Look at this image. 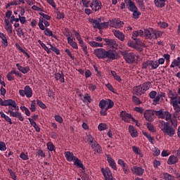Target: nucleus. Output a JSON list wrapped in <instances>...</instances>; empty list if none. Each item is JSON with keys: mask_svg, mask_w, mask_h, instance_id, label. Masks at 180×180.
I'll return each instance as SVG.
<instances>
[{"mask_svg": "<svg viewBox=\"0 0 180 180\" xmlns=\"http://www.w3.org/2000/svg\"><path fill=\"white\" fill-rule=\"evenodd\" d=\"M122 56L127 64H133V63L136 60V56L133 53H122Z\"/></svg>", "mask_w": 180, "mask_h": 180, "instance_id": "nucleus-9", "label": "nucleus"}, {"mask_svg": "<svg viewBox=\"0 0 180 180\" xmlns=\"http://www.w3.org/2000/svg\"><path fill=\"white\" fill-rule=\"evenodd\" d=\"M50 50L53 51L57 56H60V49H57L56 46L51 45Z\"/></svg>", "mask_w": 180, "mask_h": 180, "instance_id": "nucleus-56", "label": "nucleus"}, {"mask_svg": "<svg viewBox=\"0 0 180 180\" xmlns=\"http://www.w3.org/2000/svg\"><path fill=\"white\" fill-rule=\"evenodd\" d=\"M132 12V16L134 19H139V16L141 15V13H140L139 10H135Z\"/></svg>", "mask_w": 180, "mask_h": 180, "instance_id": "nucleus-54", "label": "nucleus"}, {"mask_svg": "<svg viewBox=\"0 0 180 180\" xmlns=\"http://www.w3.org/2000/svg\"><path fill=\"white\" fill-rule=\"evenodd\" d=\"M175 67L180 68V57H177L176 59H174L170 65V68H175Z\"/></svg>", "mask_w": 180, "mask_h": 180, "instance_id": "nucleus-35", "label": "nucleus"}, {"mask_svg": "<svg viewBox=\"0 0 180 180\" xmlns=\"http://www.w3.org/2000/svg\"><path fill=\"white\" fill-rule=\"evenodd\" d=\"M105 58H108L110 61L117 60V58H119V53L113 50L105 51Z\"/></svg>", "mask_w": 180, "mask_h": 180, "instance_id": "nucleus-6", "label": "nucleus"}, {"mask_svg": "<svg viewBox=\"0 0 180 180\" xmlns=\"http://www.w3.org/2000/svg\"><path fill=\"white\" fill-rule=\"evenodd\" d=\"M171 104L172 105L175 112H180V97H179L178 100L174 101L171 103Z\"/></svg>", "mask_w": 180, "mask_h": 180, "instance_id": "nucleus-27", "label": "nucleus"}, {"mask_svg": "<svg viewBox=\"0 0 180 180\" xmlns=\"http://www.w3.org/2000/svg\"><path fill=\"white\" fill-rule=\"evenodd\" d=\"M17 32V34L19 37H22V36H25V32H23V30L22 27H18L17 30H15Z\"/></svg>", "mask_w": 180, "mask_h": 180, "instance_id": "nucleus-58", "label": "nucleus"}, {"mask_svg": "<svg viewBox=\"0 0 180 180\" xmlns=\"http://www.w3.org/2000/svg\"><path fill=\"white\" fill-rule=\"evenodd\" d=\"M143 116L148 122H154L155 115L153 110H146L143 112Z\"/></svg>", "mask_w": 180, "mask_h": 180, "instance_id": "nucleus-11", "label": "nucleus"}, {"mask_svg": "<svg viewBox=\"0 0 180 180\" xmlns=\"http://www.w3.org/2000/svg\"><path fill=\"white\" fill-rule=\"evenodd\" d=\"M117 165H120V167L122 168L123 172L126 175H129V174H130V169L129 168V165L124 162V160L122 159H119L117 160Z\"/></svg>", "mask_w": 180, "mask_h": 180, "instance_id": "nucleus-8", "label": "nucleus"}, {"mask_svg": "<svg viewBox=\"0 0 180 180\" xmlns=\"http://www.w3.org/2000/svg\"><path fill=\"white\" fill-rule=\"evenodd\" d=\"M105 43L106 45L110 47L111 49H116L118 46L117 42L115 39H109L108 38L104 39Z\"/></svg>", "mask_w": 180, "mask_h": 180, "instance_id": "nucleus-18", "label": "nucleus"}, {"mask_svg": "<svg viewBox=\"0 0 180 180\" xmlns=\"http://www.w3.org/2000/svg\"><path fill=\"white\" fill-rule=\"evenodd\" d=\"M115 106V103L111 99H108V104H107V106L105 107V110L108 112L109 109H112Z\"/></svg>", "mask_w": 180, "mask_h": 180, "instance_id": "nucleus-44", "label": "nucleus"}, {"mask_svg": "<svg viewBox=\"0 0 180 180\" xmlns=\"http://www.w3.org/2000/svg\"><path fill=\"white\" fill-rule=\"evenodd\" d=\"M109 26V22H100L98 26V30H102V29H108Z\"/></svg>", "mask_w": 180, "mask_h": 180, "instance_id": "nucleus-46", "label": "nucleus"}, {"mask_svg": "<svg viewBox=\"0 0 180 180\" xmlns=\"http://www.w3.org/2000/svg\"><path fill=\"white\" fill-rule=\"evenodd\" d=\"M94 54L97 58L104 60L106 56V51L104 49L100 48L94 50Z\"/></svg>", "mask_w": 180, "mask_h": 180, "instance_id": "nucleus-12", "label": "nucleus"}, {"mask_svg": "<svg viewBox=\"0 0 180 180\" xmlns=\"http://www.w3.org/2000/svg\"><path fill=\"white\" fill-rule=\"evenodd\" d=\"M37 104L41 108V109H47V105L44 104L41 101L37 99Z\"/></svg>", "mask_w": 180, "mask_h": 180, "instance_id": "nucleus-52", "label": "nucleus"}, {"mask_svg": "<svg viewBox=\"0 0 180 180\" xmlns=\"http://www.w3.org/2000/svg\"><path fill=\"white\" fill-rule=\"evenodd\" d=\"M90 146H91L92 150H94V151H95V153H98V154H101V153H102V146H101V145H99L98 141H94V143Z\"/></svg>", "mask_w": 180, "mask_h": 180, "instance_id": "nucleus-23", "label": "nucleus"}, {"mask_svg": "<svg viewBox=\"0 0 180 180\" xmlns=\"http://www.w3.org/2000/svg\"><path fill=\"white\" fill-rule=\"evenodd\" d=\"M90 8L94 12H98L102 9V2L99 1V0H91Z\"/></svg>", "mask_w": 180, "mask_h": 180, "instance_id": "nucleus-7", "label": "nucleus"}, {"mask_svg": "<svg viewBox=\"0 0 180 180\" xmlns=\"http://www.w3.org/2000/svg\"><path fill=\"white\" fill-rule=\"evenodd\" d=\"M147 127L149 131H151L152 133H155V128H154V125H153L151 123H148Z\"/></svg>", "mask_w": 180, "mask_h": 180, "instance_id": "nucleus-62", "label": "nucleus"}, {"mask_svg": "<svg viewBox=\"0 0 180 180\" xmlns=\"http://www.w3.org/2000/svg\"><path fill=\"white\" fill-rule=\"evenodd\" d=\"M176 162H178V158L174 155L169 156L167 160V164L169 165H174V164H176Z\"/></svg>", "mask_w": 180, "mask_h": 180, "instance_id": "nucleus-34", "label": "nucleus"}, {"mask_svg": "<svg viewBox=\"0 0 180 180\" xmlns=\"http://www.w3.org/2000/svg\"><path fill=\"white\" fill-rule=\"evenodd\" d=\"M46 147L49 151H56V146L52 142H48L46 143Z\"/></svg>", "mask_w": 180, "mask_h": 180, "instance_id": "nucleus-43", "label": "nucleus"}, {"mask_svg": "<svg viewBox=\"0 0 180 180\" xmlns=\"http://www.w3.org/2000/svg\"><path fill=\"white\" fill-rule=\"evenodd\" d=\"M151 64H152L151 60L146 61L142 64V68H143L144 70H147L148 67L151 65Z\"/></svg>", "mask_w": 180, "mask_h": 180, "instance_id": "nucleus-55", "label": "nucleus"}, {"mask_svg": "<svg viewBox=\"0 0 180 180\" xmlns=\"http://www.w3.org/2000/svg\"><path fill=\"white\" fill-rule=\"evenodd\" d=\"M153 35L154 40H155L158 39V37H161V36H162V32L153 30Z\"/></svg>", "mask_w": 180, "mask_h": 180, "instance_id": "nucleus-47", "label": "nucleus"}, {"mask_svg": "<svg viewBox=\"0 0 180 180\" xmlns=\"http://www.w3.org/2000/svg\"><path fill=\"white\" fill-rule=\"evenodd\" d=\"M9 102H11V99L7 100H2V98H0V105L1 106H8Z\"/></svg>", "mask_w": 180, "mask_h": 180, "instance_id": "nucleus-49", "label": "nucleus"}, {"mask_svg": "<svg viewBox=\"0 0 180 180\" xmlns=\"http://www.w3.org/2000/svg\"><path fill=\"white\" fill-rule=\"evenodd\" d=\"M152 64L150 65L152 70H157L159 67V63L157 61L151 60Z\"/></svg>", "mask_w": 180, "mask_h": 180, "instance_id": "nucleus-61", "label": "nucleus"}, {"mask_svg": "<svg viewBox=\"0 0 180 180\" xmlns=\"http://www.w3.org/2000/svg\"><path fill=\"white\" fill-rule=\"evenodd\" d=\"M12 75H13V73H12V70H11L6 75V78L8 81H15V77Z\"/></svg>", "mask_w": 180, "mask_h": 180, "instance_id": "nucleus-57", "label": "nucleus"}, {"mask_svg": "<svg viewBox=\"0 0 180 180\" xmlns=\"http://www.w3.org/2000/svg\"><path fill=\"white\" fill-rule=\"evenodd\" d=\"M108 105H109V99H108V100L102 99L101 101H100V102L98 103V106L101 109H103V108H106V106Z\"/></svg>", "mask_w": 180, "mask_h": 180, "instance_id": "nucleus-37", "label": "nucleus"}, {"mask_svg": "<svg viewBox=\"0 0 180 180\" xmlns=\"http://www.w3.org/2000/svg\"><path fill=\"white\" fill-rule=\"evenodd\" d=\"M73 32L75 33V36L79 43H80L81 41H84V40H82V38H81V34H79V32H78V31L73 30Z\"/></svg>", "mask_w": 180, "mask_h": 180, "instance_id": "nucleus-50", "label": "nucleus"}, {"mask_svg": "<svg viewBox=\"0 0 180 180\" xmlns=\"http://www.w3.org/2000/svg\"><path fill=\"white\" fill-rule=\"evenodd\" d=\"M20 158L23 161H27L29 160V155H27V153H25V152H22L20 155Z\"/></svg>", "mask_w": 180, "mask_h": 180, "instance_id": "nucleus-53", "label": "nucleus"}, {"mask_svg": "<svg viewBox=\"0 0 180 180\" xmlns=\"http://www.w3.org/2000/svg\"><path fill=\"white\" fill-rule=\"evenodd\" d=\"M19 94L20 96L27 98H32L33 96V90L31 89L30 86H25L23 89L19 90Z\"/></svg>", "mask_w": 180, "mask_h": 180, "instance_id": "nucleus-5", "label": "nucleus"}, {"mask_svg": "<svg viewBox=\"0 0 180 180\" xmlns=\"http://www.w3.org/2000/svg\"><path fill=\"white\" fill-rule=\"evenodd\" d=\"M74 165H76L77 168H82L83 171H85V166H84V164L78 158H77L76 160H74Z\"/></svg>", "mask_w": 180, "mask_h": 180, "instance_id": "nucleus-31", "label": "nucleus"}, {"mask_svg": "<svg viewBox=\"0 0 180 180\" xmlns=\"http://www.w3.org/2000/svg\"><path fill=\"white\" fill-rule=\"evenodd\" d=\"M163 178L165 180H175V177L169 173H163Z\"/></svg>", "mask_w": 180, "mask_h": 180, "instance_id": "nucleus-45", "label": "nucleus"}, {"mask_svg": "<svg viewBox=\"0 0 180 180\" xmlns=\"http://www.w3.org/2000/svg\"><path fill=\"white\" fill-rule=\"evenodd\" d=\"M89 44H90L91 47H103V43H99L96 42L95 41H91L89 42Z\"/></svg>", "mask_w": 180, "mask_h": 180, "instance_id": "nucleus-39", "label": "nucleus"}, {"mask_svg": "<svg viewBox=\"0 0 180 180\" xmlns=\"http://www.w3.org/2000/svg\"><path fill=\"white\" fill-rule=\"evenodd\" d=\"M144 34L146 39H148V40H154V30H144Z\"/></svg>", "mask_w": 180, "mask_h": 180, "instance_id": "nucleus-20", "label": "nucleus"}, {"mask_svg": "<svg viewBox=\"0 0 180 180\" xmlns=\"http://www.w3.org/2000/svg\"><path fill=\"white\" fill-rule=\"evenodd\" d=\"M120 116L121 119L125 122L126 123H130V119L133 120L134 117L131 115V114L126 112V111H121Z\"/></svg>", "mask_w": 180, "mask_h": 180, "instance_id": "nucleus-13", "label": "nucleus"}, {"mask_svg": "<svg viewBox=\"0 0 180 180\" xmlns=\"http://www.w3.org/2000/svg\"><path fill=\"white\" fill-rule=\"evenodd\" d=\"M4 27L6 32L9 34H12L13 33V27H12V24H11V22L8 19H4Z\"/></svg>", "mask_w": 180, "mask_h": 180, "instance_id": "nucleus-17", "label": "nucleus"}, {"mask_svg": "<svg viewBox=\"0 0 180 180\" xmlns=\"http://www.w3.org/2000/svg\"><path fill=\"white\" fill-rule=\"evenodd\" d=\"M153 151L154 157H158V155L161 154V150H160L158 148H153Z\"/></svg>", "mask_w": 180, "mask_h": 180, "instance_id": "nucleus-63", "label": "nucleus"}, {"mask_svg": "<svg viewBox=\"0 0 180 180\" xmlns=\"http://www.w3.org/2000/svg\"><path fill=\"white\" fill-rule=\"evenodd\" d=\"M54 119L56 120V122H58V123H63V122H64V120H63V117H60L58 115H55L54 116Z\"/></svg>", "mask_w": 180, "mask_h": 180, "instance_id": "nucleus-59", "label": "nucleus"}, {"mask_svg": "<svg viewBox=\"0 0 180 180\" xmlns=\"http://www.w3.org/2000/svg\"><path fill=\"white\" fill-rule=\"evenodd\" d=\"M128 129H129V131L130 133V135L133 138L137 137L139 136V133L137 132V130L136 129V128H134V126L129 125Z\"/></svg>", "mask_w": 180, "mask_h": 180, "instance_id": "nucleus-28", "label": "nucleus"}, {"mask_svg": "<svg viewBox=\"0 0 180 180\" xmlns=\"http://www.w3.org/2000/svg\"><path fill=\"white\" fill-rule=\"evenodd\" d=\"M169 97L170 98V103H172L174 101H178L180 98L178 96V94H176V92L173 93L172 91L169 92Z\"/></svg>", "mask_w": 180, "mask_h": 180, "instance_id": "nucleus-30", "label": "nucleus"}, {"mask_svg": "<svg viewBox=\"0 0 180 180\" xmlns=\"http://www.w3.org/2000/svg\"><path fill=\"white\" fill-rule=\"evenodd\" d=\"M65 157L69 162H71L76 160L77 156L74 155V153L72 152L66 151L64 153Z\"/></svg>", "mask_w": 180, "mask_h": 180, "instance_id": "nucleus-21", "label": "nucleus"}, {"mask_svg": "<svg viewBox=\"0 0 180 180\" xmlns=\"http://www.w3.org/2000/svg\"><path fill=\"white\" fill-rule=\"evenodd\" d=\"M161 98H165V93H160L158 94L153 100V105H158V103H160Z\"/></svg>", "mask_w": 180, "mask_h": 180, "instance_id": "nucleus-32", "label": "nucleus"}, {"mask_svg": "<svg viewBox=\"0 0 180 180\" xmlns=\"http://www.w3.org/2000/svg\"><path fill=\"white\" fill-rule=\"evenodd\" d=\"M0 39H1L3 47H8V36L4 32H0Z\"/></svg>", "mask_w": 180, "mask_h": 180, "instance_id": "nucleus-26", "label": "nucleus"}, {"mask_svg": "<svg viewBox=\"0 0 180 180\" xmlns=\"http://www.w3.org/2000/svg\"><path fill=\"white\" fill-rule=\"evenodd\" d=\"M8 106V111H5L7 115H9L11 117H16L20 122L25 120V117L22 115V112H19V106H18V103H16L15 100L11 99Z\"/></svg>", "mask_w": 180, "mask_h": 180, "instance_id": "nucleus-1", "label": "nucleus"}, {"mask_svg": "<svg viewBox=\"0 0 180 180\" xmlns=\"http://www.w3.org/2000/svg\"><path fill=\"white\" fill-rule=\"evenodd\" d=\"M44 34L46 36H48L49 37H53V39H56V40H57V36L54 35L53 34V31L50 30L49 28L45 29Z\"/></svg>", "mask_w": 180, "mask_h": 180, "instance_id": "nucleus-38", "label": "nucleus"}, {"mask_svg": "<svg viewBox=\"0 0 180 180\" xmlns=\"http://www.w3.org/2000/svg\"><path fill=\"white\" fill-rule=\"evenodd\" d=\"M89 22L93 24V27H94V29H98L102 20L101 18H97L96 20L94 18H89Z\"/></svg>", "mask_w": 180, "mask_h": 180, "instance_id": "nucleus-22", "label": "nucleus"}, {"mask_svg": "<svg viewBox=\"0 0 180 180\" xmlns=\"http://www.w3.org/2000/svg\"><path fill=\"white\" fill-rule=\"evenodd\" d=\"M159 129L162 130L165 136H169V137H174L175 134V128H173L172 126L168 122L164 120L159 121Z\"/></svg>", "mask_w": 180, "mask_h": 180, "instance_id": "nucleus-2", "label": "nucleus"}, {"mask_svg": "<svg viewBox=\"0 0 180 180\" xmlns=\"http://www.w3.org/2000/svg\"><path fill=\"white\" fill-rule=\"evenodd\" d=\"M0 151H6V144L5 142L0 141Z\"/></svg>", "mask_w": 180, "mask_h": 180, "instance_id": "nucleus-64", "label": "nucleus"}, {"mask_svg": "<svg viewBox=\"0 0 180 180\" xmlns=\"http://www.w3.org/2000/svg\"><path fill=\"white\" fill-rule=\"evenodd\" d=\"M66 33H68V34H66V37H68L67 40H68V44H70V46H71L72 49L78 50V44L74 41V38H71L70 37H68L70 36V30L67 29Z\"/></svg>", "mask_w": 180, "mask_h": 180, "instance_id": "nucleus-14", "label": "nucleus"}, {"mask_svg": "<svg viewBox=\"0 0 180 180\" xmlns=\"http://www.w3.org/2000/svg\"><path fill=\"white\" fill-rule=\"evenodd\" d=\"M124 23L123 21H120L119 19L115 20V29H120V27H123Z\"/></svg>", "mask_w": 180, "mask_h": 180, "instance_id": "nucleus-48", "label": "nucleus"}, {"mask_svg": "<svg viewBox=\"0 0 180 180\" xmlns=\"http://www.w3.org/2000/svg\"><path fill=\"white\" fill-rule=\"evenodd\" d=\"M132 102H134V105L136 106H139V105H141V103H143V102L140 101V98L137 97V96H132Z\"/></svg>", "mask_w": 180, "mask_h": 180, "instance_id": "nucleus-41", "label": "nucleus"}, {"mask_svg": "<svg viewBox=\"0 0 180 180\" xmlns=\"http://www.w3.org/2000/svg\"><path fill=\"white\" fill-rule=\"evenodd\" d=\"M101 172L105 178V180H113L112 172L109 167L101 168Z\"/></svg>", "mask_w": 180, "mask_h": 180, "instance_id": "nucleus-10", "label": "nucleus"}, {"mask_svg": "<svg viewBox=\"0 0 180 180\" xmlns=\"http://www.w3.org/2000/svg\"><path fill=\"white\" fill-rule=\"evenodd\" d=\"M167 0H154V4L157 8H164Z\"/></svg>", "mask_w": 180, "mask_h": 180, "instance_id": "nucleus-33", "label": "nucleus"}, {"mask_svg": "<svg viewBox=\"0 0 180 180\" xmlns=\"http://www.w3.org/2000/svg\"><path fill=\"white\" fill-rule=\"evenodd\" d=\"M105 155L110 167H111V168H112V169H114L115 171H117V167L116 166V162H115V160L112 158L110 155Z\"/></svg>", "mask_w": 180, "mask_h": 180, "instance_id": "nucleus-19", "label": "nucleus"}, {"mask_svg": "<svg viewBox=\"0 0 180 180\" xmlns=\"http://www.w3.org/2000/svg\"><path fill=\"white\" fill-rule=\"evenodd\" d=\"M126 6H127L130 12H134V11H139V8L133 1H130L129 3L127 4Z\"/></svg>", "mask_w": 180, "mask_h": 180, "instance_id": "nucleus-29", "label": "nucleus"}, {"mask_svg": "<svg viewBox=\"0 0 180 180\" xmlns=\"http://www.w3.org/2000/svg\"><path fill=\"white\" fill-rule=\"evenodd\" d=\"M55 79L56 81H60L61 84H64L65 82V79H64V72H56L54 74Z\"/></svg>", "mask_w": 180, "mask_h": 180, "instance_id": "nucleus-24", "label": "nucleus"}, {"mask_svg": "<svg viewBox=\"0 0 180 180\" xmlns=\"http://www.w3.org/2000/svg\"><path fill=\"white\" fill-rule=\"evenodd\" d=\"M158 25V27H160L161 29H166V27H168V23L165 22H159Z\"/></svg>", "mask_w": 180, "mask_h": 180, "instance_id": "nucleus-60", "label": "nucleus"}, {"mask_svg": "<svg viewBox=\"0 0 180 180\" xmlns=\"http://www.w3.org/2000/svg\"><path fill=\"white\" fill-rule=\"evenodd\" d=\"M158 116L159 119H165L167 122L171 120V113L168 111H164L162 110H154V116Z\"/></svg>", "mask_w": 180, "mask_h": 180, "instance_id": "nucleus-4", "label": "nucleus"}, {"mask_svg": "<svg viewBox=\"0 0 180 180\" xmlns=\"http://www.w3.org/2000/svg\"><path fill=\"white\" fill-rule=\"evenodd\" d=\"M151 86V82H145L144 83L134 86L132 91L133 95H136V96H141V95H144L150 87Z\"/></svg>", "mask_w": 180, "mask_h": 180, "instance_id": "nucleus-3", "label": "nucleus"}, {"mask_svg": "<svg viewBox=\"0 0 180 180\" xmlns=\"http://www.w3.org/2000/svg\"><path fill=\"white\" fill-rule=\"evenodd\" d=\"M111 75L113 77L114 79H116L118 82H122V78L117 75L115 71L111 70Z\"/></svg>", "mask_w": 180, "mask_h": 180, "instance_id": "nucleus-42", "label": "nucleus"}, {"mask_svg": "<svg viewBox=\"0 0 180 180\" xmlns=\"http://www.w3.org/2000/svg\"><path fill=\"white\" fill-rule=\"evenodd\" d=\"M98 129L99 131H103V130H106V129H108V125L105 123H101L98 124Z\"/></svg>", "mask_w": 180, "mask_h": 180, "instance_id": "nucleus-51", "label": "nucleus"}, {"mask_svg": "<svg viewBox=\"0 0 180 180\" xmlns=\"http://www.w3.org/2000/svg\"><path fill=\"white\" fill-rule=\"evenodd\" d=\"M112 32L114 36H115L118 40H120V41H124V38L126 37V36L124 35V34H123V32L117 30H112Z\"/></svg>", "mask_w": 180, "mask_h": 180, "instance_id": "nucleus-15", "label": "nucleus"}, {"mask_svg": "<svg viewBox=\"0 0 180 180\" xmlns=\"http://www.w3.org/2000/svg\"><path fill=\"white\" fill-rule=\"evenodd\" d=\"M79 44H80V47H82L84 54H88V46H86V44L84 41H80Z\"/></svg>", "mask_w": 180, "mask_h": 180, "instance_id": "nucleus-40", "label": "nucleus"}, {"mask_svg": "<svg viewBox=\"0 0 180 180\" xmlns=\"http://www.w3.org/2000/svg\"><path fill=\"white\" fill-rule=\"evenodd\" d=\"M0 116L3 119H4L6 120V122H8V123H9V124H13V122H12V119L9 116L6 115L2 111H0Z\"/></svg>", "mask_w": 180, "mask_h": 180, "instance_id": "nucleus-36", "label": "nucleus"}, {"mask_svg": "<svg viewBox=\"0 0 180 180\" xmlns=\"http://www.w3.org/2000/svg\"><path fill=\"white\" fill-rule=\"evenodd\" d=\"M131 169L132 173L135 175H138V176H141V175L144 174V169L141 167L134 166Z\"/></svg>", "mask_w": 180, "mask_h": 180, "instance_id": "nucleus-16", "label": "nucleus"}, {"mask_svg": "<svg viewBox=\"0 0 180 180\" xmlns=\"http://www.w3.org/2000/svg\"><path fill=\"white\" fill-rule=\"evenodd\" d=\"M81 101H82L83 103H86L87 106L92 102V98L91 97V95L89 94L86 93L82 98H80Z\"/></svg>", "mask_w": 180, "mask_h": 180, "instance_id": "nucleus-25", "label": "nucleus"}]
</instances>
